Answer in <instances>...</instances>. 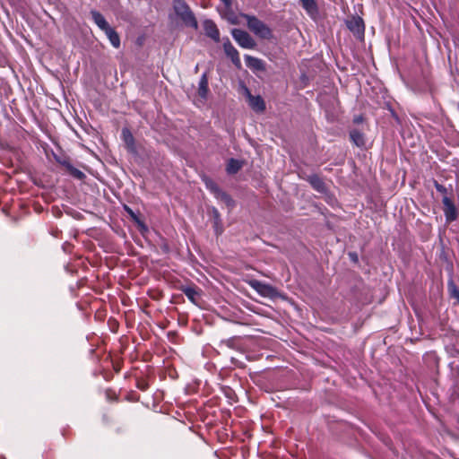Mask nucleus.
Wrapping results in <instances>:
<instances>
[{
  "label": "nucleus",
  "mask_w": 459,
  "mask_h": 459,
  "mask_svg": "<svg viewBox=\"0 0 459 459\" xmlns=\"http://www.w3.org/2000/svg\"><path fill=\"white\" fill-rule=\"evenodd\" d=\"M173 9L175 13L181 19L186 26L195 30L198 28V23L194 13L184 0H174Z\"/></svg>",
  "instance_id": "nucleus-1"
},
{
  "label": "nucleus",
  "mask_w": 459,
  "mask_h": 459,
  "mask_svg": "<svg viewBox=\"0 0 459 459\" xmlns=\"http://www.w3.org/2000/svg\"><path fill=\"white\" fill-rule=\"evenodd\" d=\"M247 21L248 29L258 38L270 39L273 37L272 30L261 20L254 15L242 14Z\"/></svg>",
  "instance_id": "nucleus-2"
},
{
  "label": "nucleus",
  "mask_w": 459,
  "mask_h": 459,
  "mask_svg": "<svg viewBox=\"0 0 459 459\" xmlns=\"http://www.w3.org/2000/svg\"><path fill=\"white\" fill-rule=\"evenodd\" d=\"M247 283L263 298L274 299L281 297L277 289L268 283L255 279L247 281Z\"/></svg>",
  "instance_id": "nucleus-3"
},
{
  "label": "nucleus",
  "mask_w": 459,
  "mask_h": 459,
  "mask_svg": "<svg viewBox=\"0 0 459 459\" xmlns=\"http://www.w3.org/2000/svg\"><path fill=\"white\" fill-rule=\"evenodd\" d=\"M231 35L237 43L243 48L253 49L255 47L254 39L245 30L233 29Z\"/></svg>",
  "instance_id": "nucleus-4"
},
{
  "label": "nucleus",
  "mask_w": 459,
  "mask_h": 459,
  "mask_svg": "<svg viewBox=\"0 0 459 459\" xmlns=\"http://www.w3.org/2000/svg\"><path fill=\"white\" fill-rule=\"evenodd\" d=\"M442 203L444 205V214L446 221L451 222L457 218V210L448 196H443Z\"/></svg>",
  "instance_id": "nucleus-5"
},
{
  "label": "nucleus",
  "mask_w": 459,
  "mask_h": 459,
  "mask_svg": "<svg viewBox=\"0 0 459 459\" xmlns=\"http://www.w3.org/2000/svg\"><path fill=\"white\" fill-rule=\"evenodd\" d=\"M223 49L228 57H230L236 67L240 68L241 61L239 58L238 51L231 44L229 39L223 42Z\"/></svg>",
  "instance_id": "nucleus-6"
},
{
  "label": "nucleus",
  "mask_w": 459,
  "mask_h": 459,
  "mask_svg": "<svg viewBox=\"0 0 459 459\" xmlns=\"http://www.w3.org/2000/svg\"><path fill=\"white\" fill-rule=\"evenodd\" d=\"M348 29L357 37L364 35V22L360 17H352L346 22Z\"/></svg>",
  "instance_id": "nucleus-7"
},
{
  "label": "nucleus",
  "mask_w": 459,
  "mask_h": 459,
  "mask_svg": "<svg viewBox=\"0 0 459 459\" xmlns=\"http://www.w3.org/2000/svg\"><path fill=\"white\" fill-rule=\"evenodd\" d=\"M248 98L249 106L256 112H263L265 109V103L259 95L253 96L247 88L245 89Z\"/></svg>",
  "instance_id": "nucleus-8"
},
{
  "label": "nucleus",
  "mask_w": 459,
  "mask_h": 459,
  "mask_svg": "<svg viewBox=\"0 0 459 459\" xmlns=\"http://www.w3.org/2000/svg\"><path fill=\"white\" fill-rule=\"evenodd\" d=\"M203 25L206 36L218 42L220 40V31L216 24L212 20H205Z\"/></svg>",
  "instance_id": "nucleus-9"
},
{
  "label": "nucleus",
  "mask_w": 459,
  "mask_h": 459,
  "mask_svg": "<svg viewBox=\"0 0 459 459\" xmlns=\"http://www.w3.org/2000/svg\"><path fill=\"white\" fill-rule=\"evenodd\" d=\"M299 3L311 18H316L318 14V7L316 0H299Z\"/></svg>",
  "instance_id": "nucleus-10"
},
{
  "label": "nucleus",
  "mask_w": 459,
  "mask_h": 459,
  "mask_svg": "<svg viewBox=\"0 0 459 459\" xmlns=\"http://www.w3.org/2000/svg\"><path fill=\"white\" fill-rule=\"evenodd\" d=\"M307 180L309 182L311 186L316 191H317L319 193L326 192L325 184V182L323 181V179L319 176H317L316 174L310 175V176L307 177Z\"/></svg>",
  "instance_id": "nucleus-11"
},
{
  "label": "nucleus",
  "mask_w": 459,
  "mask_h": 459,
  "mask_svg": "<svg viewBox=\"0 0 459 459\" xmlns=\"http://www.w3.org/2000/svg\"><path fill=\"white\" fill-rule=\"evenodd\" d=\"M91 19L93 20L94 23L102 30L105 31L108 30L110 26L106 21L105 17L98 11L91 10Z\"/></svg>",
  "instance_id": "nucleus-12"
},
{
  "label": "nucleus",
  "mask_w": 459,
  "mask_h": 459,
  "mask_svg": "<svg viewBox=\"0 0 459 459\" xmlns=\"http://www.w3.org/2000/svg\"><path fill=\"white\" fill-rule=\"evenodd\" d=\"M244 58L246 61V65L247 67L254 69L255 71H262L264 69L263 60L249 55H245Z\"/></svg>",
  "instance_id": "nucleus-13"
},
{
  "label": "nucleus",
  "mask_w": 459,
  "mask_h": 459,
  "mask_svg": "<svg viewBox=\"0 0 459 459\" xmlns=\"http://www.w3.org/2000/svg\"><path fill=\"white\" fill-rule=\"evenodd\" d=\"M208 77L206 73L203 74L198 83V95L205 100L208 95Z\"/></svg>",
  "instance_id": "nucleus-14"
},
{
  "label": "nucleus",
  "mask_w": 459,
  "mask_h": 459,
  "mask_svg": "<svg viewBox=\"0 0 459 459\" xmlns=\"http://www.w3.org/2000/svg\"><path fill=\"white\" fill-rule=\"evenodd\" d=\"M180 290L186 296L190 302L196 304V299L199 297L200 293L195 290V287L186 285L182 286Z\"/></svg>",
  "instance_id": "nucleus-15"
},
{
  "label": "nucleus",
  "mask_w": 459,
  "mask_h": 459,
  "mask_svg": "<svg viewBox=\"0 0 459 459\" xmlns=\"http://www.w3.org/2000/svg\"><path fill=\"white\" fill-rule=\"evenodd\" d=\"M104 32H105L107 38L108 39L110 44L115 48H118L120 47V37L117 33V31L113 28L109 27Z\"/></svg>",
  "instance_id": "nucleus-16"
},
{
  "label": "nucleus",
  "mask_w": 459,
  "mask_h": 459,
  "mask_svg": "<svg viewBox=\"0 0 459 459\" xmlns=\"http://www.w3.org/2000/svg\"><path fill=\"white\" fill-rule=\"evenodd\" d=\"M350 137L353 143L358 147H363L366 143L364 134L357 129L351 131Z\"/></svg>",
  "instance_id": "nucleus-17"
},
{
  "label": "nucleus",
  "mask_w": 459,
  "mask_h": 459,
  "mask_svg": "<svg viewBox=\"0 0 459 459\" xmlns=\"http://www.w3.org/2000/svg\"><path fill=\"white\" fill-rule=\"evenodd\" d=\"M122 135H123V139H124V142H125L127 149L130 152H135L134 139V136L131 134V132L128 129L124 128L122 131Z\"/></svg>",
  "instance_id": "nucleus-18"
},
{
  "label": "nucleus",
  "mask_w": 459,
  "mask_h": 459,
  "mask_svg": "<svg viewBox=\"0 0 459 459\" xmlns=\"http://www.w3.org/2000/svg\"><path fill=\"white\" fill-rule=\"evenodd\" d=\"M217 195L215 197L218 200L222 201L228 207L231 208L234 206L235 203L233 199L224 191L222 190H217Z\"/></svg>",
  "instance_id": "nucleus-19"
},
{
  "label": "nucleus",
  "mask_w": 459,
  "mask_h": 459,
  "mask_svg": "<svg viewBox=\"0 0 459 459\" xmlns=\"http://www.w3.org/2000/svg\"><path fill=\"white\" fill-rule=\"evenodd\" d=\"M241 167L242 165L240 161L235 159H230L227 164V172L229 174H235L241 169Z\"/></svg>",
  "instance_id": "nucleus-20"
},
{
  "label": "nucleus",
  "mask_w": 459,
  "mask_h": 459,
  "mask_svg": "<svg viewBox=\"0 0 459 459\" xmlns=\"http://www.w3.org/2000/svg\"><path fill=\"white\" fill-rule=\"evenodd\" d=\"M447 288L449 294L452 298L455 299L456 301H459V289L456 287L453 280H450L447 283Z\"/></svg>",
  "instance_id": "nucleus-21"
},
{
  "label": "nucleus",
  "mask_w": 459,
  "mask_h": 459,
  "mask_svg": "<svg viewBox=\"0 0 459 459\" xmlns=\"http://www.w3.org/2000/svg\"><path fill=\"white\" fill-rule=\"evenodd\" d=\"M67 171L70 175H72L74 178L77 179H82L85 178V174L80 169L74 168V166H69Z\"/></svg>",
  "instance_id": "nucleus-22"
},
{
  "label": "nucleus",
  "mask_w": 459,
  "mask_h": 459,
  "mask_svg": "<svg viewBox=\"0 0 459 459\" xmlns=\"http://www.w3.org/2000/svg\"><path fill=\"white\" fill-rule=\"evenodd\" d=\"M212 212H213V217H214L215 230L217 233H221V229L219 230V224L221 222L220 213H219L218 210L215 208L213 209Z\"/></svg>",
  "instance_id": "nucleus-23"
},
{
  "label": "nucleus",
  "mask_w": 459,
  "mask_h": 459,
  "mask_svg": "<svg viewBox=\"0 0 459 459\" xmlns=\"http://www.w3.org/2000/svg\"><path fill=\"white\" fill-rule=\"evenodd\" d=\"M434 186L438 193L442 194L444 196H447V189L445 186L437 183V181H435Z\"/></svg>",
  "instance_id": "nucleus-24"
},
{
  "label": "nucleus",
  "mask_w": 459,
  "mask_h": 459,
  "mask_svg": "<svg viewBox=\"0 0 459 459\" xmlns=\"http://www.w3.org/2000/svg\"><path fill=\"white\" fill-rule=\"evenodd\" d=\"M207 187L211 190V192L214 195V196L217 195V190H221L215 183L213 182H208L206 184Z\"/></svg>",
  "instance_id": "nucleus-25"
},
{
  "label": "nucleus",
  "mask_w": 459,
  "mask_h": 459,
  "mask_svg": "<svg viewBox=\"0 0 459 459\" xmlns=\"http://www.w3.org/2000/svg\"><path fill=\"white\" fill-rule=\"evenodd\" d=\"M58 162L68 170L69 166H73L67 160H58Z\"/></svg>",
  "instance_id": "nucleus-26"
},
{
  "label": "nucleus",
  "mask_w": 459,
  "mask_h": 459,
  "mask_svg": "<svg viewBox=\"0 0 459 459\" xmlns=\"http://www.w3.org/2000/svg\"><path fill=\"white\" fill-rule=\"evenodd\" d=\"M221 1L224 4L226 8H230V7L231 0H221Z\"/></svg>",
  "instance_id": "nucleus-27"
},
{
  "label": "nucleus",
  "mask_w": 459,
  "mask_h": 459,
  "mask_svg": "<svg viewBox=\"0 0 459 459\" xmlns=\"http://www.w3.org/2000/svg\"><path fill=\"white\" fill-rule=\"evenodd\" d=\"M350 257L351 258H357V255H355L353 253H350Z\"/></svg>",
  "instance_id": "nucleus-28"
},
{
  "label": "nucleus",
  "mask_w": 459,
  "mask_h": 459,
  "mask_svg": "<svg viewBox=\"0 0 459 459\" xmlns=\"http://www.w3.org/2000/svg\"><path fill=\"white\" fill-rule=\"evenodd\" d=\"M458 303H459V301H458Z\"/></svg>",
  "instance_id": "nucleus-29"
}]
</instances>
